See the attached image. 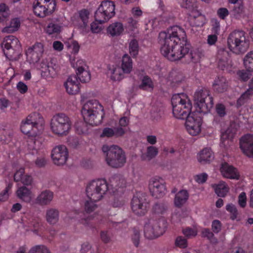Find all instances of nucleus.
I'll return each instance as SVG.
<instances>
[{"label":"nucleus","instance_id":"6","mask_svg":"<svg viewBox=\"0 0 253 253\" xmlns=\"http://www.w3.org/2000/svg\"><path fill=\"white\" fill-rule=\"evenodd\" d=\"M228 49L236 54H243L248 49L250 41L245 32L235 31L231 33L227 40Z\"/></svg>","mask_w":253,"mask_h":253},{"label":"nucleus","instance_id":"25","mask_svg":"<svg viewBox=\"0 0 253 253\" xmlns=\"http://www.w3.org/2000/svg\"><path fill=\"white\" fill-rule=\"evenodd\" d=\"M132 211L136 214L141 215L146 211V206L142 199L134 196L131 203Z\"/></svg>","mask_w":253,"mask_h":253},{"label":"nucleus","instance_id":"20","mask_svg":"<svg viewBox=\"0 0 253 253\" xmlns=\"http://www.w3.org/2000/svg\"><path fill=\"white\" fill-rule=\"evenodd\" d=\"M41 75L44 78L49 80L56 77L59 72V67L56 65L51 63L46 64L43 61L41 64Z\"/></svg>","mask_w":253,"mask_h":253},{"label":"nucleus","instance_id":"3","mask_svg":"<svg viewBox=\"0 0 253 253\" xmlns=\"http://www.w3.org/2000/svg\"><path fill=\"white\" fill-rule=\"evenodd\" d=\"M109 190L104 179H97L89 182L86 187V194L88 198L84 203V209L86 213H92L97 208L96 202L102 200Z\"/></svg>","mask_w":253,"mask_h":253},{"label":"nucleus","instance_id":"4","mask_svg":"<svg viewBox=\"0 0 253 253\" xmlns=\"http://www.w3.org/2000/svg\"><path fill=\"white\" fill-rule=\"evenodd\" d=\"M172 113L174 117L178 119H184L193 112L192 105L188 96L185 93L173 95L171 98Z\"/></svg>","mask_w":253,"mask_h":253},{"label":"nucleus","instance_id":"26","mask_svg":"<svg viewBox=\"0 0 253 253\" xmlns=\"http://www.w3.org/2000/svg\"><path fill=\"white\" fill-rule=\"evenodd\" d=\"M53 198V193L49 190H45L42 191L36 199V203L41 206L49 205Z\"/></svg>","mask_w":253,"mask_h":253},{"label":"nucleus","instance_id":"31","mask_svg":"<svg viewBox=\"0 0 253 253\" xmlns=\"http://www.w3.org/2000/svg\"><path fill=\"white\" fill-rule=\"evenodd\" d=\"M21 21L18 18H14L10 20L7 24L2 30V32L4 33H13L17 31L20 28Z\"/></svg>","mask_w":253,"mask_h":253},{"label":"nucleus","instance_id":"33","mask_svg":"<svg viewBox=\"0 0 253 253\" xmlns=\"http://www.w3.org/2000/svg\"><path fill=\"white\" fill-rule=\"evenodd\" d=\"M63 29V26L62 24L51 22L44 28V31L48 35H58Z\"/></svg>","mask_w":253,"mask_h":253},{"label":"nucleus","instance_id":"16","mask_svg":"<svg viewBox=\"0 0 253 253\" xmlns=\"http://www.w3.org/2000/svg\"><path fill=\"white\" fill-rule=\"evenodd\" d=\"M73 66L76 68L77 78L82 83H87L90 80V73L85 62L81 59H78L75 64L72 62Z\"/></svg>","mask_w":253,"mask_h":253},{"label":"nucleus","instance_id":"58","mask_svg":"<svg viewBox=\"0 0 253 253\" xmlns=\"http://www.w3.org/2000/svg\"><path fill=\"white\" fill-rule=\"evenodd\" d=\"M222 225L220 221L214 220L211 223V229L215 233H219L221 229Z\"/></svg>","mask_w":253,"mask_h":253},{"label":"nucleus","instance_id":"37","mask_svg":"<svg viewBox=\"0 0 253 253\" xmlns=\"http://www.w3.org/2000/svg\"><path fill=\"white\" fill-rule=\"evenodd\" d=\"M42 145L41 141L38 139H29L28 141V149L32 154L37 153L38 150Z\"/></svg>","mask_w":253,"mask_h":253},{"label":"nucleus","instance_id":"13","mask_svg":"<svg viewBox=\"0 0 253 253\" xmlns=\"http://www.w3.org/2000/svg\"><path fill=\"white\" fill-rule=\"evenodd\" d=\"M1 47L6 58L14 59L18 54L20 45L17 38L13 36H8L4 38Z\"/></svg>","mask_w":253,"mask_h":253},{"label":"nucleus","instance_id":"50","mask_svg":"<svg viewBox=\"0 0 253 253\" xmlns=\"http://www.w3.org/2000/svg\"><path fill=\"white\" fill-rule=\"evenodd\" d=\"M220 29L219 21L216 19H212L211 21V31L212 34L218 35Z\"/></svg>","mask_w":253,"mask_h":253},{"label":"nucleus","instance_id":"9","mask_svg":"<svg viewBox=\"0 0 253 253\" xmlns=\"http://www.w3.org/2000/svg\"><path fill=\"white\" fill-rule=\"evenodd\" d=\"M72 127V122L69 117L65 114L60 113L54 115L51 119L50 128L52 132L58 136L67 135Z\"/></svg>","mask_w":253,"mask_h":253},{"label":"nucleus","instance_id":"51","mask_svg":"<svg viewBox=\"0 0 253 253\" xmlns=\"http://www.w3.org/2000/svg\"><path fill=\"white\" fill-rule=\"evenodd\" d=\"M89 12L86 9H83L79 12V16L83 22L84 27L87 26L89 18Z\"/></svg>","mask_w":253,"mask_h":253},{"label":"nucleus","instance_id":"63","mask_svg":"<svg viewBox=\"0 0 253 253\" xmlns=\"http://www.w3.org/2000/svg\"><path fill=\"white\" fill-rule=\"evenodd\" d=\"M16 88L18 91L22 94L26 93L28 90L27 85L21 81L17 84Z\"/></svg>","mask_w":253,"mask_h":253},{"label":"nucleus","instance_id":"11","mask_svg":"<svg viewBox=\"0 0 253 253\" xmlns=\"http://www.w3.org/2000/svg\"><path fill=\"white\" fill-rule=\"evenodd\" d=\"M115 5L110 0L102 1L94 14L95 19L100 23L107 22L115 15Z\"/></svg>","mask_w":253,"mask_h":253},{"label":"nucleus","instance_id":"14","mask_svg":"<svg viewBox=\"0 0 253 253\" xmlns=\"http://www.w3.org/2000/svg\"><path fill=\"white\" fill-rule=\"evenodd\" d=\"M44 52V45L41 42H37L26 51V61L31 67H35L40 61Z\"/></svg>","mask_w":253,"mask_h":253},{"label":"nucleus","instance_id":"22","mask_svg":"<svg viewBox=\"0 0 253 253\" xmlns=\"http://www.w3.org/2000/svg\"><path fill=\"white\" fill-rule=\"evenodd\" d=\"M64 85L67 92L69 94L75 95L80 91V83L75 75L70 76Z\"/></svg>","mask_w":253,"mask_h":253},{"label":"nucleus","instance_id":"47","mask_svg":"<svg viewBox=\"0 0 253 253\" xmlns=\"http://www.w3.org/2000/svg\"><path fill=\"white\" fill-rule=\"evenodd\" d=\"M202 236L207 238L211 243L215 244L217 243V239L214 237V234L209 229H203L202 231Z\"/></svg>","mask_w":253,"mask_h":253},{"label":"nucleus","instance_id":"1","mask_svg":"<svg viewBox=\"0 0 253 253\" xmlns=\"http://www.w3.org/2000/svg\"><path fill=\"white\" fill-rule=\"evenodd\" d=\"M185 36L183 29L177 26L160 32L158 42L162 54L171 61L184 57L189 50L186 43Z\"/></svg>","mask_w":253,"mask_h":253},{"label":"nucleus","instance_id":"44","mask_svg":"<svg viewBox=\"0 0 253 253\" xmlns=\"http://www.w3.org/2000/svg\"><path fill=\"white\" fill-rule=\"evenodd\" d=\"M28 253H50V252L45 246L38 245L32 247Z\"/></svg>","mask_w":253,"mask_h":253},{"label":"nucleus","instance_id":"38","mask_svg":"<svg viewBox=\"0 0 253 253\" xmlns=\"http://www.w3.org/2000/svg\"><path fill=\"white\" fill-rule=\"evenodd\" d=\"M180 5L189 10V12L198 8L197 0H178Z\"/></svg>","mask_w":253,"mask_h":253},{"label":"nucleus","instance_id":"62","mask_svg":"<svg viewBox=\"0 0 253 253\" xmlns=\"http://www.w3.org/2000/svg\"><path fill=\"white\" fill-rule=\"evenodd\" d=\"M238 203L240 206L242 208L246 206L247 204V197L245 192H242L239 195Z\"/></svg>","mask_w":253,"mask_h":253},{"label":"nucleus","instance_id":"18","mask_svg":"<svg viewBox=\"0 0 253 253\" xmlns=\"http://www.w3.org/2000/svg\"><path fill=\"white\" fill-rule=\"evenodd\" d=\"M219 170L221 174L224 178L236 180L240 178V174L239 170L236 168L227 163H222Z\"/></svg>","mask_w":253,"mask_h":253},{"label":"nucleus","instance_id":"5","mask_svg":"<svg viewBox=\"0 0 253 253\" xmlns=\"http://www.w3.org/2000/svg\"><path fill=\"white\" fill-rule=\"evenodd\" d=\"M103 106L97 100H90L85 103L82 110V115L86 124L97 126L101 123Z\"/></svg>","mask_w":253,"mask_h":253},{"label":"nucleus","instance_id":"19","mask_svg":"<svg viewBox=\"0 0 253 253\" xmlns=\"http://www.w3.org/2000/svg\"><path fill=\"white\" fill-rule=\"evenodd\" d=\"M240 147L245 155L253 158V135L247 134L243 136L240 141Z\"/></svg>","mask_w":253,"mask_h":253},{"label":"nucleus","instance_id":"32","mask_svg":"<svg viewBox=\"0 0 253 253\" xmlns=\"http://www.w3.org/2000/svg\"><path fill=\"white\" fill-rule=\"evenodd\" d=\"M120 68L124 74H129L132 71V60L128 54H125L123 55Z\"/></svg>","mask_w":253,"mask_h":253},{"label":"nucleus","instance_id":"23","mask_svg":"<svg viewBox=\"0 0 253 253\" xmlns=\"http://www.w3.org/2000/svg\"><path fill=\"white\" fill-rule=\"evenodd\" d=\"M236 130L234 126H231L227 129L222 131L221 134L220 146L227 148L232 145V139L236 133Z\"/></svg>","mask_w":253,"mask_h":253},{"label":"nucleus","instance_id":"55","mask_svg":"<svg viewBox=\"0 0 253 253\" xmlns=\"http://www.w3.org/2000/svg\"><path fill=\"white\" fill-rule=\"evenodd\" d=\"M102 23H100L98 21L93 22L90 24V29L93 33H98L102 30V27L101 25Z\"/></svg>","mask_w":253,"mask_h":253},{"label":"nucleus","instance_id":"60","mask_svg":"<svg viewBox=\"0 0 253 253\" xmlns=\"http://www.w3.org/2000/svg\"><path fill=\"white\" fill-rule=\"evenodd\" d=\"M25 175L24 172V169L20 167L17 169L14 175V179L16 181H19L22 179V177Z\"/></svg>","mask_w":253,"mask_h":253},{"label":"nucleus","instance_id":"2","mask_svg":"<svg viewBox=\"0 0 253 253\" xmlns=\"http://www.w3.org/2000/svg\"><path fill=\"white\" fill-rule=\"evenodd\" d=\"M195 100L199 110L192 112L187 117L185 123L187 132L193 136L199 135L202 131V120L200 113H207L213 105L212 97L205 93H197Z\"/></svg>","mask_w":253,"mask_h":253},{"label":"nucleus","instance_id":"49","mask_svg":"<svg viewBox=\"0 0 253 253\" xmlns=\"http://www.w3.org/2000/svg\"><path fill=\"white\" fill-rule=\"evenodd\" d=\"M182 232L188 238L194 237L197 235L198 228L196 226H193L192 228L186 227L183 229Z\"/></svg>","mask_w":253,"mask_h":253},{"label":"nucleus","instance_id":"36","mask_svg":"<svg viewBox=\"0 0 253 253\" xmlns=\"http://www.w3.org/2000/svg\"><path fill=\"white\" fill-rule=\"evenodd\" d=\"M189 195L187 191L182 190L178 192L175 197L174 204L176 207H180L184 204L188 198Z\"/></svg>","mask_w":253,"mask_h":253},{"label":"nucleus","instance_id":"43","mask_svg":"<svg viewBox=\"0 0 253 253\" xmlns=\"http://www.w3.org/2000/svg\"><path fill=\"white\" fill-rule=\"evenodd\" d=\"M65 44L68 49L72 53L76 54L79 52L80 46L77 42L72 40H69L65 42Z\"/></svg>","mask_w":253,"mask_h":253},{"label":"nucleus","instance_id":"40","mask_svg":"<svg viewBox=\"0 0 253 253\" xmlns=\"http://www.w3.org/2000/svg\"><path fill=\"white\" fill-rule=\"evenodd\" d=\"M139 45L136 40H131L128 43L129 53L132 57L137 56L139 52Z\"/></svg>","mask_w":253,"mask_h":253},{"label":"nucleus","instance_id":"7","mask_svg":"<svg viewBox=\"0 0 253 253\" xmlns=\"http://www.w3.org/2000/svg\"><path fill=\"white\" fill-rule=\"evenodd\" d=\"M43 129V119L37 113L29 115L23 120L20 125V130L24 134L30 136H38Z\"/></svg>","mask_w":253,"mask_h":253},{"label":"nucleus","instance_id":"56","mask_svg":"<svg viewBox=\"0 0 253 253\" xmlns=\"http://www.w3.org/2000/svg\"><path fill=\"white\" fill-rule=\"evenodd\" d=\"M218 35L215 34H211L207 36V42L210 46L215 44L217 41Z\"/></svg>","mask_w":253,"mask_h":253},{"label":"nucleus","instance_id":"12","mask_svg":"<svg viewBox=\"0 0 253 253\" xmlns=\"http://www.w3.org/2000/svg\"><path fill=\"white\" fill-rule=\"evenodd\" d=\"M56 9L55 0H35L33 3L34 14L39 17L52 14Z\"/></svg>","mask_w":253,"mask_h":253},{"label":"nucleus","instance_id":"42","mask_svg":"<svg viewBox=\"0 0 253 253\" xmlns=\"http://www.w3.org/2000/svg\"><path fill=\"white\" fill-rule=\"evenodd\" d=\"M139 87L144 90L151 91L154 88V84L149 77L144 76L142 79Z\"/></svg>","mask_w":253,"mask_h":253},{"label":"nucleus","instance_id":"59","mask_svg":"<svg viewBox=\"0 0 253 253\" xmlns=\"http://www.w3.org/2000/svg\"><path fill=\"white\" fill-rule=\"evenodd\" d=\"M0 14L2 15L3 20L9 16L8 8L5 4H0Z\"/></svg>","mask_w":253,"mask_h":253},{"label":"nucleus","instance_id":"15","mask_svg":"<svg viewBox=\"0 0 253 253\" xmlns=\"http://www.w3.org/2000/svg\"><path fill=\"white\" fill-rule=\"evenodd\" d=\"M149 189L152 196L156 198L163 197L167 191L164 180L159 176H154L150 179Z\"/></svg>","mask_w":253,"mask_h":253},{"label":"nucleus","instance_id":"46","mask_svg":"<svg viewBox=\"0 0 253 253\" xmlns=\"http://www.w3.org/2000/svg\"><path fill=\"white\" fill-rule=\"evenodd\" d=\"M252 95V92L250 89L247 90L240 96L237 101V106H241L246 103L250 99Z\"/></svg>","mask_w":253,"mask_h":253},{"label":"nucleus","instance_id":"30","mask_svg":"<svg viewBox=\"0 0 253 253\" xmlns=\"http://www.w3.org/2000/svg\"><path fill=\"white\" fill-rule=\"evenodd\" d=\"M211 187L214 189L215 193L219 197H225L229 190V187L227 183L223 181H220L217 183L213 184Z\"/></svg>","mask_w":253,"mask_h":253},{"label":"nucleus","instance_id":"8","mask_svg":"<svg viewBox=\"0 0 253 253\" xmlns=\"http://www.w3.org/2000/svg\"><path fill=\"white\" fill-rule=\"evenodd\" d=\"M102 150L106 154V162L110 167L118 168L123 167L126 162V158L123 150L118 146L104 145Z\"/></svg>","mask_w":253,"mask_h":253},{"label":"nucleus","instance_id":"27","mask_svg":"<svg viewBox=\"0 0 253 253\" xmlns=\"http://www.w3.org/2000/svg\"><path fill=\"white\" fill-rule=\"evenodd\" d=\"M197 160L201 164H205L214 159V155L210 148H205L197 154Z\"/></svg>","mask_w":253,"mask_h":253},{"label":"nucleus","instance_id":"10","mask_svg":"<svg viewBox=\"0 0 253 253\" xmlns=\"http://www.w3.org/2000/svg\"><path fill=\"white\" fill-rule=\"evenodd\" d=\"M166 227L165 219L151 220L144 225V236L149 239L158 238L165 232Z\"/></svg>","mask_w":253,"mask_h":253},{"label":"nucleus","instance_id":"21","mask_svg":"<svg viewBox=\"0 0 253 253\" xmlns=\"http://www.w3.org/2000/svg\"><path fill=\"white\" fill-rule=\"evenodd\" d=\"M188 19L190 25L196 27L203 26L207 22L206 16L197 9L189 12Z\"/></svg>","mask_w":253,"mask_h":253},{"label":"nucleus","instance_id":"53","mask_svg":"<svg viewBox=\"0 0 253 253\" xmlns=\"http://www.w3.org/2000/svg\"><path fill=\"white\" fill-rule=\"evenodd\" d=\"M226 210L231 213V218L234 220L237 217V210L235 206L231 204H228L226 206Z\"/></svg>","mask_w":253,"mask_h":253},{"label":"nucleus","instance_id":"48","mask_svg":"<svg viewBox=\"0 0 253 253\" xmlns=\"http://www.w3.org/2000/svg\"><path fill=\"white\" fill-rule=\"evenodd\" d=\"M12 184L8 183L5 188L0 192V202H4L8 200L9 197V192L12 188Z\"/></svg>","mask_w":253,"mask_h":253},{"label":"nucleus","instance_id":"17","mask_svg":"<svg viewBox=\"0 0 253 253\" xmlns=\"http://www.w3.org/2000/svg\"><path fill=\"white\" fill-rule=\"evenodd\" d=\"M68 157V151L64 145H58L55 147L51 153V158L56 165L62 166L66 164Z\"/></svg>","mask_w":253,"mask_h":253},{"label":"nucleus","instance_id":"35","mask_svg":"<svg viewBox=\"0 0 253 253\" xmlns=\"http://www.w3.org/2000/svg\"><path fill=\"white\" fill-rule=\"evenodd\" d=\"M227 86L226 80L223 77L216 79L213 84L214 89L219 92H222L226 90Z\"/></svg>","mask_w":253,"mask_h":253},{"label":"nucleus","instance_id":"24","mask_svg":"<svg viewBox=\"0 0 253 253\" xmlns=\"http://www.w3.org/2000/svg\"><path fill=\"white\" fill-rule=\"evenodd\" d=\"M107 74L108 77L115 82H119L125 78V74L120 67L117 65L109 66Z\"/></svg>","mask_w":253,"mask_h":253},{"label":"nucleus","instance_id":"41","mask_svg":"<svg viewBox=\"0 0 253 253\" xmlns=\"http://www.w3.org/2000/svg\"><path fill=\"white\" fill-rule=\"evenodd\" d=\"M244 64L249 72H253V51L249 52L245 56Z\"/></svg>","mask_w":253,"mask_h":253},{"label":"nucleus","instance_id":"29","mask_svg":"<svg viewBox=\"0 0 253 253\" xmlns=\"http://www.w3.org/2000/svg\"><path fill=\"white\" fill-rule=\"evenodd\" d=\"M45 218L46 221L50 224H55L59 220V212L55 208H48L46 211Z\"/></svg>","mask_w":253,"mask_h":253},{"label":"nucleus","instance_id":"39","mask_svg":"<svg viewBox=\"0 0 253 253\" xmlns=\"http://www.w3.org/2000/svg\"><path fill=\"white\" fill-rule=\"evenodd\" d=\"M139 25L138 20L130 17L127 19V24L126 26V32L130 33L137 29Z\"/></svg>","mask_w":253,"mask_h":253},{"label":"nucleus","instance_id":"57","mask_svg":"<svg viewBox=\"0 0 253 253\" xmlns=\"http://www.w3.org/2000/svg\"><path fill=\"white\" fill-rule=\"evenodd\" d=\"M175 245L180 248H185L187 246V240L182 237H178L175 242Z\"/></svg>","mask_w":253,"mask_h":253},{"label":"nucleus","instance_id":"34","mask_svg":"<svg viewBox=\"0 0 253 253\" xmlns=\"http://www.w3.org/2000/svg\"><path fill=\"white\" fill-rule=\"evenodd\" d=\"M124 31L123 24L121 22H115L107 28V32L112 36L120 35Z\"/></svg>","mask_w":253,"mask_h":253},{"label":"nucleus","instance_id":"64","mask_svg":"<svg viewBox=\"0 0 253 253\" xmlns=\"http://www.w3.org/2000/svg\"><path fill=\"white\" fill-rule=\"evenodd\" d=\"M217 14L221 19H224L229 14V11L226 8H220L217 11Z\"/></svg>","mask_w":253,"mask_h":253},{"label":"nucleus","instance_id":"54","mask_svg":"<svg viewBox=\"0 0 253 253\" xmlns=\"http://www.w3.org/2000/svg\"><path fill=\"white\" fill-rule=\"evenodd\" d=\"M202 53L197 50H193L190 53V57L192 62H198L202 58Z\"/></svg>","mask_w":253,"mask_h":253},{"label":"nucleus","instance_id":"61","mask_svg":"<svg viewBox=\"0 0 253 253\" xmlns=\"http://www.w3.org/2000/svg\"><path fill=\"white\" fill-rule=\"evenodd\" d=\"M10 102L6 98H0V111L4 112L10 106Z\"/></svg>","mask_w":253,"mask_h":253},{"label":"nucleus","instance_id":"45","mask_svg":"<svg viewBox=\"0 0 253 253\" xmlns=\"http://www.w3.org/2000/svg\"><path fill=\"white\" fill-rule=\"evenodd\" d=\"M158 153V148L154 146H149L147 148V151L144 155L145 160H150L155 157Z\"/></svg>","mask_w":253,"mask_h":253},{"label":"nucleus","instance_id":"28","mask_svg":"<svg viewBox=\"0 0 253 253\" xmlns=\"http://www.w3.org/2000/svg\"><path fill=\"white\" fill-rule=\"evenodd\" d=\"M17 196L26 203H30L33 199L34 196L32 192L24 186L19 188L16 191Z\"/></svg>","mask_w":253,"mask_h":253},{"label":"nucleus","instance_id":"52","mask_svg":"<svg viewBox=\"0 0 253 253\" xmlns=\"http://www.w3.org/2000/svg\"><path fill=\"white\" fill-rule=\"evenodd\" d=\"M208 175L206 173L203 172L195 175L194 176V180L199 184H202L206 182Z\"/></svg>","mask_w":253,"mask_h":253}]
</instances>
